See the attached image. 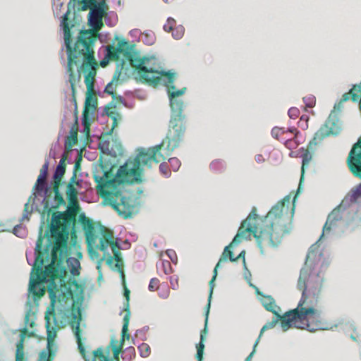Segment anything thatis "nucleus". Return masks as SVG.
<instances>
[{
    "label": "nucleus",
    "instance_id": "nucleus-1",
    "mask_svg": "<svg viewBox=\"0 0 361 361\" xmlns=\"http://www.w3.org/2000/svg\"><path fill=\"white\" fill-rule=\"evenodd\" d=\"M295 195L291 202V195H288L276 204L267 214L264 217H259L252 210L239 228L238 233L233 239L231 244L224 248L218 263L220 264L228 259L231 262L237 261L233 257L230 247L240 243L242 240L250 238L252 234L256 239L258 247L262 254L268 247H275L278 246L285 235L290 233L292 229V221L295 212Z\"/></svg>",
    "mask_w": 361,
    "mask_h": 361
},
{
    "label": "nucleus",
    "instance_id": "nucleus-2",
    "mask_svg": "<svg viewBox=\"0 0 361 361\" xmlns=\"http://www.w3.org/2000/svg\"><path fill=\"white\" fill-rule=\"evenodd\" d=\"M166 147L162 143L147 149L141 148L137 150V155L133 159H128L121 166L116 175L111 170L102 171L93 175L97 183V194L107 204L111 206L120 216L125 219L132 214L133 206L129 198L123 196L121 185L123 183H140L143 172L142 167H150L152 163H159L164 159L161 150Z\"/></svg>",
    "mask_w": 361,
    "mask_h": 361
},
{
    "label": "nucleus",
    "instance_id": "nucleus-3",
    "mask_svg": "<svg viewBox=\"0 0 361 361\" xmlns=\"http://www.w3.org/2000/svg\"><path fill=\"white\" fill-rule=\"evenodd\" d=\"M323 277L319 272L314 270L312 264L307 261L300 270L298 281V288L302 291V297L296 308L280 315L278 312L271 322L267 323L262 328L258 338H261L264 332L273 329L281 321L283 331L294 327L307 329L309 331L326 330L328 326L321 316L317 308L318 298L322 289Z\"/></svg>",
    "mask_w": 361,
    "mask_h": 361
},
{
    "label": "nucleus",
    "instance_id": "nucleus-4",
    "mask_svg": "<svg viewBox=\"0 0 361 361\" xmlns=\"http://www.w3.org/2000/svg\"><path fill=\"white\" fill-rule=\"evenodd\" d=\"M75 225V214L73 212L54 213L50 224V233L54 245L51 250V263L42 267L49 259V245L42 248L44 238L40 233L35 250V260L30 274L29 291L35 298H39L45 294L46 288L42 285L50 282V286L56 288L54 280L58 277V271L54 267L58 258L63 259L67 253L68 240L71 229Z\"/></svg>",
    "mask_w": 361,
    "mask_h": 361
},
{
    "label": "nucleus",
    "instance_id": "nucleus-5",
    "mask_svg": "<svg viewBox=\"0 0 361 361\" xmlns=\"http://www.w3.org/2000/svg\"><path fill=\"white\" fill-rule=\"evenodd\" d=\"M67 11L63 16L61 25L63 27L64 43L68 55L67 72L68 73V81L71 84V91L74 95L75 93V85L80 80V71L78 74L74 72V66L79 65L81 62L80 69L87 74L85 76V83L89 92L93 90L95 76L97 73V63L94 59V44L99 37V31L103 25L99 27L91 26L92 29L81 30L77 37L73 46L71 26L69 25L68 15Z\"/></svg>",
    "mask_w": 361,
    "mask_h": 361
},
{
    "label": "nucleus",
    "instance_id": "nucleus-6",
    "mask_svg": "<svg viewBox=\"0 0 361 361\" xmlns=\"http://www.w3.org/2000/svg\"><path fill=\"white\" fill-rule=\"evenodd\" d=\"M65 159L66 157L63 156L56 169L54 174L53 188L46 189L47 197L42 201L44 205L42 214L43 215L47 214V217L50 214H51L52 217L54 213H58L57 212H54V210L57 209L61 205L65 204L63 197L59 192V187L66 172Z\"/></svg>",
    "mask_w": 361,
    "mask_h": 361
},
{
    "label": "nucleus",
    "instance_id": "nucleus-7",
    "mask_svg": "<svg viewBox=\"0 0 361 361\" xmlns=\"http://www.w3.org/2000/svg\"><path fill=\"white\" fill-rule=\"evenodd\" d=\"M169 121V129L166 138L162 141V145L166 147L168 152L173 151L178 147L183 139L186 126L183 111H171Z\"/></svg>",
    "mask_w": 361,
    "mask_h": 361
},
{
    "label": "nucleus",
    "instance_id": "nucleus-8",
    "mask_svg": "<svg viewBox=\"0 0 361 361\" xmlns=\"http://www.w3.org/2000/svg\"><path fill=\"white\" fill-rule=\"evenodd\" d=\"M82 7L79 10L90 9L88 21L90 26L99 27L104 25L103 18L106 14L108 6L106 0H81Z\"/></svg>",
    "mask_w": 361,
    "mask_h": 361
},
{
    "label": "nucleus",
    "instance_id": "nucleus-9",
    "mask_svg": "<svg viewBox=\"0 0 361 361\" xmlns=\"http://www.w3.org/2000/svg\"><path fill=\"white\" fill-rule=\"evenodd\" d=\"M144 71H140L137 75L143 83L156 87L161 83H172L175 80V74L158 71L153 68H143Z\"/></svg>",
    "mask_w": 361,
    "mask_h": 361
},
{
    "label": "nucleus",
    "instance_id": "nucleus-10",
    "mask_svg": "<svg viewBox=\"0 0 361 361\" xmlns=\"http://www.w3.org/2000/svg\"><path fill=\"white\" fill-rule=\"evenodd\" d=\"M99 234V242L94 249L105 253L108 247L110 246L114 254V257L116 262L118 263L121 261V255L119 251L121 247L118 243L114 239L113 232L105 226H101Z\"/></svg>",
    "mask_w": 361,
    "mask_h": 361
},
{
    "label": "nucleus",
    "instance_id": "nucleus-11",
    "mask_svg": "<svg viewBox=\"0 0 361 361\" xmlns=\"http://www.w3.org/2000/svg\"><path fill=\"white\" fill-rule=\"evenodd\" d=\"M347 164L350 172L361 178V136L353 146L347 158Z\"/></svg>",
    "mask_w": 361,
    "mask_h": 361
},
{
    "label": "nucleus",
    "instance_id": "nucleus-12",
    "mask_svg": "<svg viewBox=\"0 0 361 361\" xmlns=\"http://www.w3.org/2000/svg\"><path fill=\"white\" fill-rule=\"evenodd\" d=\"M80 221L83 226L84 230L85 231V236H86V242L87 244L88 249L92 250L96 247V245L99 242V231L100 227L103 226L102 225H99V229L97 232H96L94 228V225L91 219L89 218L82 216L80 217Z\"/></svg>",
    "mask_w": 361,
    "mask_h": 361
},
{
    "label": "nucleus",
    "instance_id": "nucleus-13",
    "mask_svg": "<svg viewBox=\"0 0 361 361\" xmlns=\"http://www.w3.org/2000/svg\"><path fill=\"white\" fill-rule=\"evenodd\" d=\"M167 87V92L170 99V106L171 111H183V102L182 100H178L176 97L183 95L186 88L183 87L180 90H176V87L172 83H164Z\"/></svg>",
    "mask_w": 361,
    "mask_h": 361
},
{
    "label": "nucleus",
    "instance_id": "nucleus-14",
    "mask_svg": "<svg viewBox=\"0 0 361 361\" xmlns=\"http://www.w3.org/2000/svg\"><path fill=\"white\" fill-rule=\"evenodd\" d=\"M49 162L46 161L42 166L39 175L37 177V181L34 185L33 190L34 195L37 197L38 195L42 196L44 193V197L43 200L47 197L46 194V189L49 188L46 186V180L48 174Z\"/></svg>",
    "mask_w": 361,
    "mask_h": 361
},
{
    "label": "nucleus",
    "instance_id": "nucleus-15",
    "mask_svg": "<svg viewBox=\"0 0 361 361\" xmlns=\"http://www.w3.org/2000/svg\"><path fill=\"white\" fill-rule=\"evenodd\" d=\"M45 320L47 329L48 350H44L40 353L38 361H52L54 357V353L51 351L50 344L56 336V332L50 330V318L47 313L45 315Z\"/></svg>",
    "mask_w": 361,
    "mask_h": 361
},
{
    "label": "nucleus",
    "instance_id": "nucleus-16",
    "mask_svg": "<svg viewBox=\"0 0 361 361\" xmlns=\"http://www.w3.org/2000/svg\"><path fill=\"white\" fill-rule=\"evenodd\" d=\"M124 55L126 59L129 61L130 66L135 69L137 74L140 71H144L143 68L146 66L147 63L149 61L147 57L144 56L141 58L130 51H126Z\"/></svg>",
    "mask_w": 361,
    "mask_h": 361
},
{
    "label": "nucleus",
    "instance_id": "nucleus-17",
    "mask_svg": "<svg viewBox=\"0 0 361 361\" xmlns=\"http://www.w3.org/2000/svg\"><path fill=\"white\" fill-rule=\"evenodd\" d=\"M66 196L68 200L71 205L67 211L65 212H73L75 214V217L76 216V213L78 212V190L75 188L74 185L71 184H68L66 187Z\"/></svg>",
    "mask_w": 361,
    "mask_h": 361
},
{
    "label": "nucleus",
    "instance_id": "nucleus-18",
    "mask_svg": "<svg viewBox=\"0 0 361 361\" xmlns=\"http://www.w3.org/2000/svg\"><path fill=\"white\" fill-rule=\"evenodd\" d=\"M82 319L81 310L80 307L73 306L71 309V321L70 324L74 331L75 338L81 337V330L80 328V323Z\"/></svg>",
    "mask_w": 361,
    "mask_h": 361
},
{
    "label": "nucleus",
    "instance_id": "nucleus-19",
    "mask_svg": "<svg viewBox=\"0 0 361 361\" xmlns=\"http://www.w3.org/2000/svg\"><path fill=\"white\" fill-rule=\"evenodd\" d=\"M128 47V42L125 40H121L118 43L117 47L108 46L106 47L107 56L109 59L117 61L119 59L120 54Z\"/></svg>",
    "mask_w": 361,
    "mask_h": 361
},
{
    "label": "nucleus",
    "instance_id": "nucleus-20",
    "mask_svg": "<svg viewBox=\"0 0 361 361\" xmlns=\"http://www.w3.org/2000/svg\"><path fill=\"white\" fill-rule=\"evenodd\" d=\"M341 219L339 209H334L328 216L327 220L323 227V232L319 239H322L325 232H329L331 228Z\"/></svg>",
    "mask_w": 361,
    "mask_h": 361
},
{
    "label": "nucleus",
    "instance_id": "nucleus-21",
    "mask_svg": "<svg viewBox=\"0 0 361 361\" xmlns=\"http://www.w3.org/2000/svg\"><path fill=\"white\" fill-rule=\"evenodd\" d=\"M91 101L92 97L91 95L89 94L85 102V106L82 111V124L84 126V131L85 132L86 135L89 136L90 128V121H89V116H90V108L91 106Z\"/></svg>",
    "mask_w": 361,
    "mask_h": 361
},
{
    "label": "nucleus",
    "instance_id": "nucleus-22",
    "mask_svg": "<svg viewBox=\"0 0 361 361\" xmlns=\"http://www.w3.org/2000/svg\"><path fill=\"white\" fill-rule=\"evenodd\" d=\"M207 321H208V312H207L206 314V319H205V325L204 329L201 331L200 334V341L197 345V354H196V358L197 360L202 361L203 360V354H204V341L205 340L207 334Z\"/></svg>",
    "mask_w": 361,
    "mask_h": 361
},
{
    "label": "nucleus",
    "instance_id": "nucleus-23",
    "mask_svg": "<svg viewBox=\"0 0 361 361\" xmlns=\"http://www.w3.org/2000/svg\"><path fill=\"white\" fill-rule=\"evenodd\" d=\"M290 133L293 135V138H286L283 142H284V145L289 149H293L298 147V146L301 143L300 140V132L295 128H290Z\"/></svg>",
    "mask_w": 361,
    "mask_h": 361
},
{
    "label": "nucleus",
    "instance_id": "nucleus-24",
    "mask_svg": "<svg viewBox=\"0 0 361 361\" xmlns=\"http://www.w3.org/2000/svg\"><path fill=\"white\" fill-rule=\"evenodd\" d=\"M76 340L78 349L85 361H95L96 358L99 359V355H99V353H97V349L92 352L87 351L82 344L81 337L77 338Z\"/></svg>",
    "mask_w": 361,
    "mask_h": 361
},
{
    "label": "nucleus",
    "instance_id": "nucleus-25",
    "mask_svg": "<svg viewBox=\"0 0 361 361\" xmlns=\"http://www.w3.org/2000/svg\"><path fill=\"white\" fill-rule=\"evenodd\" d=\"M27 334V329L23 328L20 332V341L16 345V361H23L24 360L23 343Z\"/></svg>",
    "mask_w": 361,
    "mask_h": 361
},
{
    "label": "nucleus",
    "instance_id": "nucleus-26",
    "mask_svg": "<svg viewBox=\"0 0 361 361\" xmlns=\"http://www.w3.org/2000/svg\"><path fill=\"white\" fill-rule=\"evenodd\" d=\"M110 349L113 351L114 361H120L119 355L122 351V346L118 345V341L115 338H111L110 344L106 347L104 353L105 355H109Z\"/></svg>",
    "mask_w": 361,
    "mask_h": 361
},
{
    "label": "nucleus",
    "instance_id": "nucleus-27",
    "mask_svg": "<svg viewBox=\"0 0 361 361\" xmlns=\"http://www.w3.org/2000/svg\"><path fill=\"white\" fill-rule=\"evenodd\" d=\"M124 62L122 61L121 68L117 66L116 70L113 76L112 80L106 85L104 89V92L109 95L114 97V82H117L121 75L122 70L123 69Z\"/></svg>",
    "mask_w": 361,
    "mask_h": 361
},
{
    "label": "nucleus",
    "instance_id": "nucleus-28",
    "mask_svg": "<svg viewBox=\"0 0 361 361\" xmlns=\"http://www.w3.org/2000/svg\"><path fill=\"white\" fill-rule=\"evenodd\" d=\"M130 312H127L123 318V324L122 327V337L121 341H118V345L123 347L124 342L126 340H129L130 334H128V324L130 321Z\"/></svg>",
    "mask_w": 361,
    "mask_h": 361
},
{
    "label": "nucleus",
    "instance_id": "nucleus-29",
    "mask_svg": "<svg viewBox=\"0 0 361 361\" xmlns=\"http://www.w3.org/2000/svg\"><path fill=\"white\" fill-rule=\"evenodd\" d=\"M301 150L302 151L303 153L301 155V157H302V167H301V178H300V181L303 178V176H304L305 168H307L308 166V165L310 164V161H312V154L309 151L308 148L307 149L302 148Z\"/></svg>",
    "mask_w": 361,
    "mask_h": 361
},
{
    "label": "nucleus",
    "instance_id": "nucleus-30",
    "mask_svg": "<svg viewBox=\"0 0 361 361\" xmlns=\"http://www.w3.org/2000/svg\"><path fill=\"white\" fill-rule=\"evenodd\" d=\"M261 302L264 307L269 312H272L274 314H277L276 311V303L274 298L271 296H264L261 299Z\"/></svg>",
    "mask_w": 361,
    "mask_h": 361
},
{
    "label": "nucleus",
    "instance_id": "nucleus-31",
    "mask_svg": "<svg viewBox=\"0 0 361 361\" xmlns=\"http://www.w3.org/2000/svg\"><path fill=\"white\" fill-rule=\"evenodd\" d=\"M290 133L289 129L286 130L284 128L274 127L271 130V135L273 137L283 142L286 137H284L286 134Z\"/></svg>",
    "mask_w": 361,
    "mask_h": 361
},
{
    "label": "nucleus",
    "instance_id": "nucleus-32",
    "mask_svg": "<svg viewBox=\"0 0 361 361\" xmlns=\"http://www.w3.org/2000/svg\"><path fill=\"white\" fill-rule=\"evenodd\" d=\"M219 264H216L214 269V275L211 281H209V303L207 305V312H209V308L210 306V300L212 298V295L213 293L214 288V281L216 280V276H217V269H219Z\"/></svg>",
    "mask_w": 361,
    "mask_h": 361
},
{
    "label": "nucleus",
    "instance_id": "nucleus-33",
    "mask_svg": "<svg viewBox=\"0 0 361 361\" xmlns=\"http://www.w3.org/2000/svg\"><path fill=\"white\" fill-rule=\"evenodd\" d=\"M306 108H313L316 104V97L314 95H307L302 98Z\"/></svg>",
    "mask_w": 361,
    "mask_h": 361
},
{
    "label": "nucleus",
    "instance_id": "nucleus-34",
    "mask_svg": "<svg viewBox=\"0 0 361 361\" xmlns=\"http://www.w3.org/2000/svg\"><path fill=\"white\" fill-rule=\"evenodd\" d=\"M140 354L142 357H147L150 354V347L148 344L142 343L138 346Z\"/></svg>",
    "mask_w": 361,
    "mask_h": 361
},
{
    "label": "nucleus",
    "instance_id": "nucleus-35",
    "mask_svg": "<svg viewBox=\"0 0 361 361\" xmlns=\"http://www.w3.org/2000/svg\"><path fill=\"white\" fill-rule=\"evenodd\" d=\"M172 32L173 37L176 39H180L185 32V28L182 25H179L177 27H175L173 28V30L171 31Z\"/></svg>",
    "mask_w": 361,
    "mask_h": 361
},
{
    "label": "nucleus",
    "instance_id": "nucleus-36",
    "mask_svg": "<svg viewBox=\"0 0 361 361\" xmlns=\"http://www.w3.org/2000/svg\"><path fill=\"white\" fill-rule=\"evenodd\" d=\"M176 27V20L172 18H169L166 20V23L164 25V30L170 32L173 30V28Z\"/></svg>",
    "mask_w": 361,
    "mask_h": 361
},
{
    "label": "nucleus",
    "instance_id": "nucleus-37",
    "mask_svg": "<svg viewBox=\"0 0 361 361\" xmlns=\"http://www.w3.org/2000/svg\"><path fill=\"white\" fill-rule=\"evenodd\" d=\"M169 162L173 171H177L181 165L180 160L176 157L170 158Z\"/></svg>",
    "mask_w": 361,
    "mask_h": 361
},
{
    "label": "nucleus",
    "instance_id": "nucleus-38",
    "mask_svg": "<svg viewBox=\"0 0 361 361\" xmlns=\"http://www.w3.org/2000/svg\"><path fill=\"white\" fill-rule=\"evenodd\" d=\"M159 283H160V281L157 278H152L149 281V283L148 286V289L152 292H154V291L158 290L159 286Z\"/></svg>",
    "mask_w": 361,
    "mask_h": 361
},
{
    "label": "nucleus",
    "instance_id": "nucleus-39",
    "mask_svg": "<svg viewBox=\"0 0 361 361\" xmlns=\"http://www.w3.org/2000/svg\"><path fill=\"white\" fill-rule=\"evenodd\" d=\"M309 116L307 115H302L300 121H298V126L302 129H307L308 128Z\"/></svg>",
    "mask_w": 361,
    "mask_h": 361
},
{
    "label": "nucleus",
    "instance_id": "nucleus-40",
    "mask_svg": "<svg viewBox=\"0 0 361 361\" xmlns=\"http://www.w3.org/2000/svg\"><path fill=\"white\" fill-rule=\"evenodd\" d=\"M159 171L166 177H169L171 175V171L169 169V167H168V165L166 163H161L159 165Z\"/></svg>",
    "mask_w": 361,
    "mask_h": 361
},
{
    "label": "nucleus",
    "instance_id": "nucleus-41",
    "mask_svg": "<svg viewBox=\"0 0 361 361\" xmlns=\"http://www.w3.org/2000/svg\"><path fill=\"white\" fill-rule=\"evenodd\" d=\"M288 114L290 118L295 119L300 115V110L297 107H291L289 109Z\"/></svg>",
    "mask_w": 361,
    "mask_h": 361
},
{
    "label": "nucleus",
    "instance_id": "nucleus-42",
    "mask_svg": "<svg viewBox=\"0 0 361 361\" xmlns=\"http://www.w3.org/2000/svg\"><path fill=\"white\" fill-rule=\"evenodd\" d=\"M130 290L125 286L124 288V296L126 298V302L125 304V311L127 312H130L129 310V300H130Z\"/></svg>",
    "mask_w": 361,
    "mask_h": 361
},
{
    "label": "nucleus",
    "instance_id": "nucleus-43",
    "mask_svg": "<svg viewBox=\"0 0 361 361\" xmlns=\"http://www.w3.org/2000/svg\"><path fill=\"white\" fill-rule=\"evenodd\" d=\"M97 353H99V361H114L109 359L108 355H105L104 350L102 348H97Z\"/></svg>",
    "mask_w": 361,
    "mask_h": 361
},
{
    "label": "nucleus",
    "instance_id": "nucleus-44",
    "mask_svg": "<svg viewBox=\"0 0 361 361\" xmlns=\"http://www.w3.org/2000/svg\"><path fill=\"white\" fill-rule=\"evenodd\" d=\"M162 267L164 272L166 274H169L172 272V268L170 262L169 261H163L162 262Z\"/></svg>",
    "mask_w": 361,
    "mask_h": 361
},
{
    "label": "nucleus",
    "instance_id": "nucleus-45",
    "mask_svg": "<svg viewBox=\"0 0 361 361\" xmlns=\"http://www.w3.org/2000/svg\"><path fill=\"white\" fill-rule=\"evenodd\" d=\"M166 254L167 255L169 256V257L171 259V260L174 262V263H176L177 261H178V257H177V255L175 252L174 250H168L166 251Z\"/></svg>",
    "mask_w": 361,
    "mask_h": 361
},
{
    "label": "nucleus",
    "instance_id": "nucleus-46",
    "mask_svg": "<svg viewBox=\"0 0 361 361\" xmlns=\"http://www.w3.org/2000/svg\"><path fill=\"white\" fill-rule=\"evenodd\" d=\"M170 283H171V288L173 290H176V289L178 288V279L177 277L171 276V278H170Z\"/></svg>",
    "mask_w": 361,
    "mask_h": 361
},
{
    "label": "nucleus",
    "instance_id": "nucleus-47",
    "mask_svg": "<svg viewBox=\"0 0 361 361\" xmlns=\"http://www.w3.org/2000/svg\"><path fill=\"white\" fill-rule=\"evenodd\" d=\"M353 197L355 200L361 197V183L353 192Z\"/></svg>",
    "mask_w": 361,
    "mask_h": 361
},
{
    "label": "nucleus",
    "instance_id": "nucleus-48",
    "mask_svg": "<svg viewBox=\"0 0 361 361\" xmlns=\"http://www.w3.org/2000/svg\"><path fill=\"white\" fill-rule=\"evenodd\" d=\"M259 338H257V339L256 340L255 344H254V346H253V350L251 352V353L247 357L245 361H250L252 358V357L253 356V355L255 354V351H256V348L257 346V345L259 344Z\"/></svg>",
    "mask_w": 361,
    "mask_h": 361
},
{
    "label": "nucleus",
    "instance_id": "nucleus-49",
    "mask_svg": "<svg viewBox=\"0 0 361 361\" xmlns=\"http://www.w3.org/2000/svg\"><path fill=\"white\" fill-rule=\"evenodd\" d=\"M77 174L73 173L72 177L70 179V181L68 184H71L72 185H80V181L77 180Z\"/></svg>",
    "mask_w": 361,
    "mask_h": 361
},
{
    "label": "nucleus",
    "instance_id": "nucleus-50",
    "mask_svg": "<svg viewBox=\"0 0 361 361\" xmlns=\"http://www.w3.org/2000/svg\"><path fill=\"white\" fill-rule=\"evenodd\" d=\"M80 160L81 157H79L75 163L73 173H75V174H77L78 171L80 169Z\"/></svg>",
    "mask_w": 361,
    "mask_h": 361
},
{
    "label": "nucleus",
    "instance_id": "nucleus-51",
    "mask_svg": "<svg viewBox=\"0 0 361 361\" xmlns=\"http://www.w3.org/2000/svg\"><path fill=\"white\" fill-rule=\"evenodd\" d=\"M222 165H223V163L221 161L214 160L211 163L210 166L212 169H216L219 166H222Z\"/></svg>",
    "mask_w": 361,
    "mask_h": 361
},
{
    "label": "nucleus",
    "instance_id": "nucleus-52",
    "mask_svg": "<svg viewBox=\"0 0 361 361\" xmlns=\"http://www.w3.org/2000/svg\"><path fill=\"white\" fill-rule=\"evenodd\" d=\"M69 140V146H72L73 145L75 144L78 138H77V133H75L74 135H73L71 137H68Z\"/></svg>",
    "mask_w": 361,
    "mask_h": 361
},
{
    "label": "nucleus",
    "instance_id": "nucleus-53",
    "mask_svg": "<svg viewBox=\"0 0 361 361\" xmlns=\"http://www.w3.org/2000/svg\"><path fill=\"white\" fill-rule=\"evenodd\" d=\"M126 353L129 354L130 357L132 356L135 357V350L133 347L128 348L126 350Z\"/></svg>",
    "mask_w": 361,
    "mask_h": 361
},
{
    "label": "nucleus",
    "instance_id": "nucleus-54",
    "mask_svg": "<svg viewBox=\"0 0 361 361\" xmlns=\"http://www.w3.org/2000/svg\"><path fill=\"white\" fill-rule=\"evenodd\" d=\"M29 318H30L29 314H27L25 317V324L27 326H29L30 327L32 328L35 325V322L33 321H31L30 322Z\"/></svg>",
    "mask_w": 361,
    "mask_h": 361
},
{
    "label": "nucleus",
    "instance_id": "nucleus-55",
    "mask_svg": "<svg viewBox=\"0 0 361 361\" xmlns=\"http://www.w3.org/2000/svg\"><path fill=\"white\" fill-rule=\"evenodd\" d=\"M169 293H170L169 289L166 288L165 292L163 293H160L159 295H160L161 298H167L169 297Z\"/></svg>",
    "mask_w": 361,
    "mask_h": 361
},
{
    "label": "nucleus",
    "instance_id": "nucleus-56",
    "mask_svg": "<svg viewBox=\"0 0 361 361\" xmlns=\"http://www.w3.org/2000/svg\"><path fill=\"white\" fill-rule=\"evenodd\" d=\"M319 133H320V132H317V133L315 134V136H314V137L313 138V140H312V141H310V142L308 147H310V146H311L312 145H313V144H316V142H315V140L317 139V137H318V136H319Z\"/></svg>",
    "mask_w": 361,
    "mask_h": 361
},
{
    "label": "nucleus",
    "instance_id": "nucleus-57",
    "mask_svg": "<svg viewBox=\"0 0 361 361\" xmlns=\"http://www.w3.org/2000/svg\"><path fill=\"white\" fill-rule=\"evenodd\" d=\"M71 272L73 275H78L79 274V271L78 269L76 268V267H73L72 270H71Z\"/></svg>",
    "mask_w": 361,
    "mask_h": 361
},
{
    "label": "nucleus",
    "instance_id": "nucleus-58",
    "mask_svg": "<svg viewBox=\"0 0 361 361\" xmlns=\"http://www.w3.org/2000/svg\"><path fill=\"white\" fill-rule=\"evenodd\" d=\"M240 257H243V260L245 261V252H244V251L241 252L238 255V256L236 257V258H237V260H238V259H240Z\"/></svg>",
    "mask_w": 361,
    "mask_h": 361
},
{
    "label": "nucleus",
    "instance_id": "nucleus-59",
    "mask_svg": "<svg viewBox=\"0 0 361 361\" xmlns=\"http://www.w3.org/2000/svg\"><path fill=\"white\" fill-rule=\"evenodd\" d=\"M166 4H170L175 1V0H163Z\"/></svg>",
    "mask_w": 361,
    "mask_h": 361
},
{
    "label": "nucleus",
    "instance_id": "nucleus-60",
    "mask_svg": "<svg viewBox=\"0 0 361 361\" xmlns=\"http://www.w3.org/2000/svg\"><path fill=\"white\" fill-rule=\"evenodd\" d=\"M96 104H97V100L95 99V100L94 101L93 104L92 105V109H96Z\"/></svg>",
    "mask_w": 361,
    "mask_h": 361
},
{
    "label": "nucleus",
    "instance_id": "nucleus-61",
    "mask_svg": "<svg viewBox=\"0 0 361 361\" xmlns=\"http://www.w3.org/2000/svg\"><path fill=\"white\" fill-rule=\"evenodd\" d=\"M105 63L104 62H101V65L104 66Z\"/></svg>",
    "mask_w": 361,
    "mask_h": 361
},
{
    "label": "nucleus",
    "instance_id": "nucleus-62",
    "mask_svg": "<svg viewBox=\"0 0 361 361\" xmlns=\"http://www.w3.org/2000/svg\"><path fill=\"white\" fill-rule=\"evenodd\" d=\"M198 361H200V360H198Z\"/></svg>",
    "mask_w": 361,
    "mask_h": 361
}]
</instances>
